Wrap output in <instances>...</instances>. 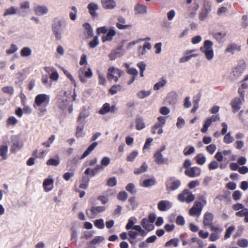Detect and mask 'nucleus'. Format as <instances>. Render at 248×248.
<instances>
[{
  "instance_id": "obj_1",
  "label": "nucleus",
  "mask_w": 248,
  "mask_h": 248,
  "mask_svg": "<svg viewBox=\"0 0 248 248\" xmlns=\"http://www.w3.org/2000/svg\"><path fill=\"white\" fill-rule=\"evenodd\" d=\"M49 101V95L45 93L39 94L35 96L33 106L34 108L38 109L40 116H42L46 113L47 111L46 108Z\"/></svg>"
},
{
  "instance_id": "obj_2",
  "label": "nucleus",
  "mask_w": 248,
  "mask_h": 248,
  "mask_svg": "<svg viewBox=\"0 0 248 248\" xmlns=\"http://www.w3.org/2000/svg\"><path fill=\"white\" fill-rule=\"evenodd\" d=\"M70 93L64 92L59 94L57 97L56 105L57 107L62 110L67 108L68 112L71 113L73 111L72 105L70 98Z\"/></svg>"
},
{
  "instance_id": "obj_3",
  "label": "nucleus",
  "mask_w": 248,
  "mask_h": 248,
  "mask_svg": "<svg viewBox=\"0 0 248 248\" xmlns=\"http://www.w3.org/2000/svg\"><path fill=\"white\" fill-rule=\"evenodd\" d=\"M213 43L210 40H205L203 43V46L200 48V50L204 54L206 58L210 61L212 60L214 56L213 50Z\"/></svg>"
},
{
  "instance_id": "obj_4",
  "label": "nucleus",
  "mask_w": 248,
  "mask_h": 248,
  "mask_svg": "<svg viewBox=\"0 0 248 248\" xmlns=\"http://www.w3.org/2000/svg\"><path fill=\"white\" fill-rule=\"evenodd\" d=\"M123 73V72L120 69L114 66H110L108 70L107 78L108 80H113L117 82Z\"/></svg>"
},
{
  "instance_id": "obj_5",
  "label": "nucleus",
  "mask_w": 248,
  "mask_h": 248,
  "mask_svg": "<svg viewBox=\"0 0 248 248\" xmlns=\"http://www.w3.org/2000/svg\"><path fill=\"white\" fill-rule=\"evenodd\" d=\"M180 180L174 177H171L167 179L165 183L166 190L168 191H174L177 189L181 186Z\"/></svg>"
},
{
  "instance_id": "obj_6",
  "label": "nucleus",
  "mask_w": 248,
  "mask_h": 248,
  "mask_svg": "<svg viewBox=\"0 0 248 248\" xmlns=\"http://www.w3.org/2000/svg\"><path fill=\"white\" fill-rule=\"evenodd\" d=\"M12 143L10 148L12 153H15L19 151L23 146V142L20 139L19 136L12 135L10 138Z\"/></svg>"
},
{
  "instance_id": "obj_7",
  "label": "nucleus",
  "mask_w": 248,
  "mask_h": 248,
  "mask_svg": "<svg viewBox=\"0 0 248 248\" xmlns=\"http://www.w3.org/2000/svg\"><path fill=\"white\" fill-rule=\"evenodd\" d=\"M52 30L56 39L61 40L62 39L63 32L62 22L60 21H58L52 24Z\"/></svg>"
},
{
  "instance_id": "obj_8",
  "label": "nucleus",
  "mask_w": 248,
  "mask_h": 248,
  "mask_svg": "<svg viewBox=\"0 0 248 248\" xmlns=\"http://www.w3.org/2000/svg\"><path fill=\"white\" fill-rule=\"evenodd\" d=\"M78 75L80 81L85 83L87 82V79L92 77L93 74L90 68L86 71L85 67H83L79 69Z\"/></svg>"
},
{
  "instance_id": "obj_9",
  "label": "nucleus",
  "mask_w": 248,
  "mask_h": 248,
  "mask_svg": "<svg viewBox=\"0 0 248 248\" xmlns=\"http://www.w3.org/2000/svg\"><path fill=\"white\" fill-rule=\"evenodd\" d=\"M178 199L181 202L189 203L194 201L195 196L188 190L185 189L178 196Z\"/></svg>"
},
{
  "instance_id": "obj_10",
  "label": "nucleus",
  "mask_w": 248,
  "mask_h": 248,
  "mask_svg": "<svg viewBox=\"0 0 248 248\" xmlns=\"http://www.w3.org/2000/svg\"><path fill=\"white\" fill-rule=\"evenodd\" d=\"M196 51V49L187 50L185 51L183 56L179 60V62L184 63L189 61L192 58L197 57L198 54L194 53Z\"/></svg>"
},
{
  "instance_id": "obj_11",
  "label": "nucleus",
  "mask_w": 248,
  "mask_h": 248,
  "mask_svg": "<svg viewBox=\"0 0 248 248\" xmlns=\"http://www.w3.org/2000/svg\"><path fill=\"white\" fill-rule=\"evenodd\" d=\"M105 210L104 206H93L90 209H87L86 213L90 218H93L98 214L103 212Z\"/></svg>"
},
{
  "instance_id": "obj_12",
  "label": "nucleus",
  "mask_w": 248,
  "mask_h": 248,
  "mask_svg": "<svg viewBox=\"0 0 248 248\" xmlns=\"http://www.w3.org/2000/svg\"><path fill=\"white\" fill-rule=\"evenodd\" d=\"M117 22L116 26L119 30H126L131 28V24H126V20L124 17L121 16H119L117 17Z\"/></svg>"
},
{
  "instance_id": "obj_13",
  "label": "nucleus",
  "mask_w": 248,
  "mask_h": 248,
  "mask_svg": "<svg viewBox=\"0 0 248 248\" xmlns=\"http://www.w3.org/2000/svg\"><path fill=\"white\" fill-rule=\"evenodd\" d=\"M203 208L202 205H201V203L195 202L193 206L189 211V214L191 216L199 217L202 213Z\"/></svg>"
},
{
  "instance_id": "obj_14",
  "label": "nucleus",
  "mask_w": 248,
  "mask_h": 248,
  "mask_svg": "<svg viewBox=\"0 0 248 248\" xmlns=\"http://www.w3.org/2000/svg\"><path fill=\"white\" fill-rule=\"evenodd\" d=\"M244 102L243 99L238 97H235L232 100L231 105L234 113L238 111L241 108V105Z\"/></svg>"
},
{
  "instance_id": "obj_15",
  "label": "nucleus",
  "mask_w": 248,
  "mask_h": 248,
  "mask_svg": "<svg viewBox=\"0 0 248 248\" xmlns=\"http://www.w3.org/2000/svg\"><path fill=\"white\" fill-rule=\"evenodd\" d=\"M172 206V203L168 200H162L158 202V209L160 211H166L170 209Z\"/></svg>"
},
{
  "instance_id": "obj_16",
  "label": "nucleus",
  "mask_w": 248,
  "mask_h": 248,
  "mask_svg": "<svg viewBox=\"0 0 248 248\" xmlns=\"http://www.w3.org/2000/svg\"><path fill=\"white\" fill-rule=\"evenodd\" d=\"M116 34L114 27H112L109 28L108 31L106 35L102 37V41L105 42L106 41H111Z\"/></svg>"
},
{
  "instance_id": "obj_17",
  "label": "nucleus",
  "mask_w": 248,
  "mask_h": 248,
  "mask_svg": "<svg viewBox=\"0 0 248 248\" xmlns=\"http://www.w3.org/2000/svg\"><path fill=\"white\" fill-rule=\"evenodd\" d=\"M201 170L199 168L192 167L187 169L185 173L186 175L189 177H196L201 174Z\"/></svg>"
},
{
  "instance_id": "obj_18",
  "label": "nucleus",
  "mask_w": 248,
  "mask_h": 248,
  "mask_svg": "<svg viewBox=\"0 0 248 248\" xmlns=\"http://www.w3.org/2000/svg\"><path fill=\"white\" fill-rule=\"evenodd\" d=\"M45 191L48 192L52 190L54 187V180L52 178L46 179L43 183Z\"/></svg>"
},
{
  "instance_id": "obj_19",
  "label": "nucleus",
  "mask_w": 248,
  "mask_h": 248,
  "mask_svg": "<svg viewBox=\"0 0 248 248\" xmlns=\"http://www.w3.org/2000/svg\"><path fill=\"white\" fill-rule=\"evenodd\" d=\"M87 9L89 11V13L92 17H95L97 16V14L96 11L99 9V6L97 3L94 2L90 3L87 6Z\"/></svg>"
},
{
  "instance_id": "obj_20",
  "label": "nucleus",
  "mask_w": 248,
  "mask_h": 248,
  "mask_svg": "<svg viewBox=\"0 0 248 248\" xmlns=\"http://www.w3.org/2000/svg\"><path fill=\"white\" fill-rule=\"evenodd\" d=\"M191 248H202L203 247V242L197 237H193L189 241Z\"/></svg>"
},
{
  "instance_id": "obj_21",
  "label": "nucleus",
  "mask_w": 248,
  "mask_h": 248,
  "mask_svg": "<svg viewBox=\"0 0 248 248\" xmlns=\"http://www.w3.org/2000/svg\"><path fill=\"white\" fill-rule=\"evenodd\" d=\"M35 14L37 16H43L47 13L48 9L45 5H37L34 9Z\"/></svg>"
},
{
  "instance_id": "obj_22",
  "label": "nucleus",
  "mask_w": 248,
  "mask_h": 248,
  "mask_svg": "<svg viewBox=\"0 0 248 248\" xmlns=\"http://www.w3.org/2000/svg\"><path fill=\"white\" fill-rule=\"evenodd\" d=\"M90 115L89 111L85 108H83L80 112L78 117V122L79 124H84L86 123L85 119Z\"/></svg>"
},
{
  "instance_id": "obj_23",
  "label": "nucleus",
  "mask_w": 248,
  "mask_h": 248,
  "mask_svg": "<svg viewBox=\"0 0 248 248\" xmlns=\"http://www.w3.org/2000/svg\"><path fill=\"white\" fill-rule=\"evenodd\" d=\"M141 225L147 231L150 232L154 229V225L146 218H143L141 221Z\"/></svg>"
},
{
  "instance_id": "obj_24",
  "label": "nucleus",
  "mask_w": 248,
  "mask_h": 248,
  "mask_svg": "<svg viewBox=\"0 0 248 248\" xmlns=\"http://www.w3.org/2000/svg\"><path fill=\"white\" fill-rule=\"evenodd\" d=\"M154 157L155 161L158 164H167L168 162V159L164 158L162 154L160 152H156Z\"/></svg>"
},
{
  "instance_id": "obj_25",
  "label": "nucleus",
  "mask_w": 248,
  "mask_h": 248,
  "mask_svg": "<svg viewBox=\"0 0 248 248\" xmlns=\"http://www.w3.org/2000/svg\"><path fill=\"white\" fill-rule=\"evenodd\" d=\"M213 215L212 213L206 212L203 217V223L204 226H210L212 224Z\"/></svg>"
},
{
  "instance_id": "obj_26",
  "label": "nucleus",
  "mask_w": 248,
  "mask_h": 248,
  "mask_svg": "<svg viewBox=\"0 0 248 248\" xmlns=\"http://www.w3.org/2000/svg\"><path fill=\"white\" fill-rule=\"evenodd\" d=\"M101 3L106 9H111L116 6V3L113 0H101Z\"/></svg>"
},
{
  "instance_id": "obj_27",
  "label": "nucleus",
  "mask_w": 248,
  "mask_h": 248,
  "mask_svg": "<svg viewBox=\"0 0 248 248\" xmlns=\"http://www.w3.org/2000/svg\"><path fill=\"white\" fill-rule=\"evenodd\" d=\"M241 46L236 44L233 43L229 45L226 49L225 51L233 54L235 51H240L241 50Z\"/></svg>"
},
{
  "instance_id": "obj_28",
  "label": "nucleus",
  "mask_w": 248,
  "mask_h": 248,
  "mask_svg": "<svg viewBox=\"0 0 248 248\" xmlns=\"http://www.w3.org/2000/svg\"><path fill=\"white\" fill-rule=\"evenodd\" d=\"M45 70L47 72L52 71V73L50 75V78L52 80L57 81L58 79L59 76L56 69L51 67H48L45 68Z\"/></svg>"
},
{
  "instance_id": "obj_29",
  "label": "nucleus",
  "mask_w": 248,
  "mask_h": 248,
  "mask_svg": "<svg viewBox=\"0 0 248 248\" xmlns=\"http://www.w3.org/2000/svg\"><path fill=\"white\" fill-rule=\"evenodd\" d=\"M98 143L97 142H94L91 144L89 147L86 149L83 154L81 156L80 159H82L89 155L96 148L97 146Z\"/></svg>"
},
{
  "instance_id": "obj_30",
  "label": "nucleus",
  "mask_w": 248,
  "mask_h": 248,
  "mask_svg": "<svg viewBox=\"0 0 248 248\" xmlns=\"http://www.w3.org/2000/svg\"><path fill=\"white\" fill-rule=\"evenodd\" d=\"M136 128L138 130H140L145 127V124L144 119L142 117H138L135 121Z\"/></svg>"
},
{
  "instance_id": "obj_31",
  "label": "nucleus",
  "mask_w": 248,
  "mask_h": 248,
  "mask_svg": "<svg viewBox=\"0 0 248 248\" xmlns=\"http://www.w3.org/2000/svg\"><path fill=\"white\" fill-rule=\"evenodd\" d=\"M163 126L158 124L157 122L155 123L152 128V132L153 134L157 133L159 135L162 134L163 132Z\"/></svg>"
},
{
  "instance_id": "obj_32",
  "label": "nucleus",
  "mask_w": 248,
  "mask_h": 248,
  "mask_svg": "<svg viewBox=\"0 0 248 248\" xmlns=\"http://www.w3.org/2000/svg\"><path fill=\"white\" fill-rule=\"evenodd\" d=\"M167 80L165 78H161V79L155 83L154 86V90L157 91L164 87L167 84Z\"/></svg>"
},
{
  "instance_id": "obj_33",
  "label": "nucleus",
  "mask_w": 248,
  "mask_h": 248,
  "mask_svg": "<svg viewBox=\"0 0 248 248\" xmlns=\"http://www.w3.org/2000/svg\"><path fill=\"white\" fill-rule=\"evenodd\" d=\"M244 70V68L243 67L240 65L237 66L232 69V74L234 78H237L242 74Z\"/></svg>"
},
{
  "instance_id": "obj_34",
  "label": "nucleus",
  "mask_w": 248,
  "mask_h": 248,
  "mask_svg": "<svg viewBox=\"0 0 248 248\" xmlns=\"http://www.w3.org/2000/svg\"><path fill=\"white\" fill-rule=\"evenodd\" d=\"M8 146L7 144L0 145V156L3 159L7 158Z\"/></svg>"
},
{
  "instance_id": "obj_35",
  "label": "nucleus",
  "mask_w": 248,
  "mask_h": 248,
  "mask_svg": "<svg viewBox=\"0 0 248 248\" xmlns=\"http://www.w3.org/2000/svg\"><path fill=\"white\" fill-rule=\"evenodd\" d=\"M134 9L136 14H143L146 13L147 12V7L144 5L137 4Z\"/></svg>"
},
{
  "instance_id": "obj_36",
  "label": "nucleus",
  "mask_w": 248,
  "mask_h": 248,
  "mask_svg": "<svg viewBox=\"0 0 248 248\" xmlns=\"http://www.w3.org/2000/svg\"><path fill=\"white\" fill-rule=\"evenodd\" d=\"M148 169V166L146 162H143L141 166L139 168L135 169L134 173L135 174H140L142 173L145 172Z\"/></svg>"
},
{
  "instance_id": "obj_37",
  "label": "nucleus",
  "mask_w": 248,
  "mask_h": 248,
  "mask_svg": "<svg viewBox=\"0 0 248 248\" xmlns=\"http://www.w3.org/2000/svg\"><path fill=\"white\" fill-rule=\"evenodd\" d=\"M151 94V91L150 90H141L137 93V96L139 99H142L149 96Z\"/></svg>"
},
{
  "instance_id": "obj_38",
  "label": "nucleus",
  "mask_w": 248,
  "mask_h": 248,
  "mask_svg": "<svg viewBox=\"0 0 248 248\" xmlns=\"http://www.w3.org/2000/svg\"><path fill=\"white\" fill-rule=\"evenodd\" d=\"M70 231H71L70 241L73 243H76L78 240V232L77 230L74 228H72L71 229Z\"/></svg>"
},
{
  "instance_id": "obj_39",
  "label": "nucleus",
  "mask_w": 248,
  "mask_h": 248,
  "mask_svg": "<svg viewBox=\"0 0 248 248\" xmlns=\"http://www.w3.org/2000/svg\"><path fill=\"white\" fill-rule=\"evenodd\" d=\"M195 159L197 164L202 165L205 162L206 160V157L202 154L197 155L195 157Z\"/></svg>"
},
{
  "instance_id": "obj_40",
  "label": "nucleus",
  "mask_w": 248,
  "mask_h": 248,
  "mask_svg": "<svg viewBox=\"0 0 248 248\" xmlns=\"http://www.w3.org/2000/svg\"><path fill=\"white\" fill-rule=\"evenodd\" d=\"M81 125H78L77 127L76 136L77 138H82L84 136L83 132L84 124H80Z\"/></svg>"
},
{
  "instance_id": "obj_41",
  "label": "nucleus",
  "mask_w": 248,
  "mask_h": 248,
  "mask_svg": "<svg viewBox=\"0 0 248 248\" xmlns=\"http://www.w3.org/2000/svg\"><path fill=\"white\" fill-rule=\"evenodd\" d=\"M226 36V33L225 32H218L214 33V37L218 42L223 41Z\"/></svg>"
},
{
  "instance_id": "obj_42",
  "label": "nucleus",
  "mask_w": 248,
  "mask_h": 248,
  "mask_svg": "<svg viewBox=\"0 0 248 248\" xmlns=\"http://www.w3.org/2000/svg\"><path fill=\"white\" fill-rule=\"evenodd\" d=\"M212 123L211 120L207 118L204 122L203 126L201 129V132L203 133H205L207 131L208 128L212 124Z\"/></svg>"
},
{
  "instance_id": "obj_43",
  "label": "nucleus",
  "mask_w": 248,
  "mask_h": 248,
  "mask_svg": "<svg viewBox=\"0 0 248 248\" xmlns=\"http://www.w3.org/2000/svg\"><path fill=\"white\" fill-rule=\"evenodd\" d=\"M137 219L136 217H130L128 219V222L126 225L125 228L127 230H129L131 229H132L134 225L137 222Z\"/></svg>"
},
{
  "instance_id": "obj_44",
  "label": "nucleus",
  "mask_w": 248,
  "mask_h": 248,
  "mask_svg": "<svg viewBox=\"0 0 248 248\" xmlns=\"http://www.w3.org/2000/svg\"><path fill=\"white\" fill-rule=\"evenodd\" d=\"M234 141V138L232 136L231 132L225 134L223 138V141L226 144H230Z\"/></svg>"
},
{
  "instance_id": "obj_45",
  "label": "nucleus",
  "mask_w": 248,
  "mask_h": 248,
  "mask_svg": "<svg viewBox=\"0 0 248 248\" xmlns=\"http://www.w3.org/2000/svg\"><path fill=\"white\" fill-rule=\"evenodd\" d=\"M105 240L103 236H95L90 242L91 245H98L103 242Z\"/></svg>"
},
{
  "instance_id": "obj_46",
  "label": "nucleus",
  "mask_w": 248,
  "mask_h": 248,
  "mask_svg": "<svg viewBox=\"0 0 248 248\" xmlns=\"http://www.w3.org/2000/svg\"><path fill=\"white\" fill-rule=\"evenodd\" d=\"M83 27L85 30V32L89 36H92L93 35V31L91 27V25L88 23H84Z\"/></svg>"
},
{
  "instance_id": "obj_47",
  "label": "nucleus",
  "mask_w": 248,
  "mask_h": 248,
  "mask_svg": "<svg viewBox=\"0 0 248 248\" xmlns=\"http://www.w3.org/2000/svg\"><path fill=\"white\" fill-rule=\"evenodd\" d=\"M110 112V104L108 103H105L99 110V113L105 114Z\"/></svg>"
},
{
  "instance_id": "obj_48",
  "label": "nucleus",
  "mask_w": 248,
  "mask_h": 248,
  "mask_svg": "<svg viewBox=\"0 0 248 248\" xmlns=\"http://www.w3.org/2000/svg\"><path fill=\"white\" fill-rule=\"evenodd\" d=\"M139 152L138 151L134 150L131 152L126 157V160L129 162H132L138 156Z\"/></svg>"
},
{
  "instance_id": "obj_49",
  "label": "nucleus",
  "mask_w": 248,
  "mask_h": 248,
  "mask_svg": "<svg viewBox=\"0 0 248 248\" xmlns=\"http://www.w3.org/2000/svg\"><path fill=\"white\" fill-rule=\"evenodd\" d=\"M31 50L29 47H23L21 51L20 55L22 57H28L31 55Z\"/></svg>"
},
{
  "instance_id": "obj_50",
  "label": "nucleus",
  "mask_w": 248,
  "mask_h": 248,
  "mask_svg": "<svg viewBox=\"0 0 248 248\" xmlns=\"http://www.w3.org/2000/svg\"><path fill=\"white\" fill-rule=\"evenodd\" d=\"M97 73L98 77L99 84L104 86L106 85L107 81L104 74L99 71Z\"/></svg>"
},
{
  "instance_id": "obj_51",
  "label": "nucleus",
  "mask_w": 248,
  "mask_h": 248,
  "mask_svg": "<svg viewBox=\"0 0 248 248\" xmlns=\"http://www.w3.org/2000/svg\"><path fill=\"white\" fill-rule=\"evenodd\" d=\"M121 90V86L120 85H113L109 90V93L111 95H114L120 91Z\"/></svg>"
},
{
  "instance_id": "obj_52",
  "label": "nucleus",
  "mask_w": 248,
  "mask_h": 248,
  "mask_svg": "<svg viewBox=\"0 0 248 248\" xmlns=\"http://www.w3.org/2000/svg\"><path fill=\"white\" fill-rule=\"evenodd\" d=\"M142 39L141 38H139L136 40L133 41L131 42L128 43L126 46V49L127 50H129L134 47L136 44L140 43L142 41Z\"/></svg>"
},
{
  "instance_id": "obj_53",
  "label": "nucleus",
  "mask_w": 248,
  "mask_h": 248,
  "mask_svg": "<svg viewBox=\"0 0 248 248\" xmlns=\"http://www.w3.org/2000/svg\"><path fill=\"white\" fill-rule=\"evenodd\" d=\"M59 164L60 160L58 157L57 158H50L46 162V164L49 166H57Z\"/></svg>"
},
{
  "instance_id": "obj_54",
  "label": "nucleus",
  "mask_w": 248,
  "mask_h": 248,
  "mask_svg": "<svg viewBox=\"0 0 248 248\" xmlns=\"http://www.w3.org/2000/svg\"><path fill=\"white\" fill-rule=\"evenodd\" d=\"M55 139V136L54 135H52L48 139L47 141L43 142L42 145L45 147L48 148L53 143Z\"/></svg>"
},
{
  "instance_id": "obj_55",
  "label": "nucleus",
  "mask_w": 248,
  "mask_h": 248,
  "mask_svg": "<svg viewBox=\"0 0 248 248\" xmlns=\"http://www.w3.org/2000/svg\"><path fill=\"white\" fill-rule=\"evenodd\" d=\"M94 224L96 228L99 229H103L105 227L104 220L102 218L95 220Z\"/></svg>"
},
{
  "instance_id": "obj_56",
  "label": "nucleus",
  "mask_w": 248,
  "mask_h": 248,
  "mask_svg": "<svg viewBox=\"0 0 248 248\" xmlns=\"http://www.w3.org/2000/svg\"><path fill=\"white\" fill-rule=\"evenodd\" d=\"M128 202L130 203L129 208L130 209L134 210L138 206V203L136 201L135 198L132 197L128 200Z\"/></svg>"
},
{
  "instance_id": "obj_57",
  "label": "nucleus",
  "mask_w": 248,
  "mask_h": 248,
  "mask_svg": "<svg viewBox=\"0 0 248 248\" xmlns=\"http://www.w3.org/2000/svg\"><path fill=\"white\" fill-rule=\"evenodd\" d=\"M155 183V182L154 179H149L144 180L141 184V186L144 187H148L153 186Z\"/></svg>"
},
{
  "instance_id": "obj_58",
  "label": "nucleus",
  "mask_w": 248,
  "mask_h": 248,
  "mask_svg": "<svg viewBox=\"0 0 248 248\" xmlns=\"http://www.w3.org/2000/svg\"><path fill=\"white\" fill-rule=\"evenodd\" d=\"M17 50V46L15 44H12L10 48L6 50V53L7 55H11L15 53Z\"/></svg>"
},
{
  "instance_id": "obj_59",
  "label": "nucleus",
  "mask_w": 248,
  "mask_h": 248,
  "mask_svg": "<svg viewBox=\"0 0 248 248\" xmlns=\"http://www.w3.org/2000/svg\"><path fill=\"white\" fill-rule=\"evenodd\" d=\"M17 122V120L14 116H11L7 120V125L15 126Z\"/></svg>"
},
{
  "instance_id": "obj_60",
  "label": "nucleus",
  "mask_w": 248,
  "mask_h": 248,
  "mask_svg": "<svg viewBox=\"0 0 248 248\" xmlns=\"http://www.w3.org/2000/svg\"><path fill=\"white\" fill-rule=\"evenodd\" d=\"M16 10L14 7H11L10 8L5 10L3 16H6L10 15H14L16 14Z\"/></svg>"
},
{
  "instance_id": "obj_61",
  "label": "nucleus",
  "mask_w": 248,
  "mask_h": 248,
  "mask_svg": "<svg viewBox=\"0 0 248 248\" xmlns=\"http://www.w3.org/2000/svg\"><path fill=\"white\" fill-rule=\"evenodd\" d=\"M121 55L117 50H112L109 54L108 57L110 60H115L118 57H120Z\"/></svg>"
},
{
  "instance_id": "obj_62",
  "label": "nucleus",
  "mask_w": 248,
  "mask_h": 248,
  "mask_svg": "<svg viewBox=\"0 0 248 248\" xmlns=\"http://www.w3.org/2000/svg\"><path fill=\"white\" fill-rule=\"evenodd\" d=\"M89 180L85 177H84L81 181V184L79 185V187L82 189H86L89 185Z\"/></svg>"
},
{
  "instance_id": "obj_63",
  "label": "nucleus",
  "mask_w": 248,
  "mask_h": 248,
  "mask_svg": "<svg viewBox=\"0 0 248 248\" xmlns=\"http://www.w3.org/2000/svg\"><path fill=\"white\" fill-rule=\"evenodd\" d=\"M237 244L240 247L246 248L248 246V241L246 239H241L237 241Z\"/></svg>"
},
{
  "instance_id": "obj_64",
  "label": "nucleus",
  "mask_w": 248,
  "mask_h": 248,
  "mask_svg": "<svg viewBox=\"0 0 248 248\" xmlns=\"http://www.w3.org/2000/svg\"><path fill=\"white\" fill-rule=\"evenodd\" d=\"M195 148L192 147H186L184 150V154L185 155H191L195 152Z\"/></svg>"
}]
</instances>
